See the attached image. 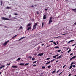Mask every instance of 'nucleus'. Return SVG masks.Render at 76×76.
Returning a JSON list of instances; mask_svg holds the SVG:
<instances>
[{
  "label": "nucleus",
  "instance_id": "nucleus-1",
  "mask_svg": "<svg viewBox=\"0 0 76 76\" xmlns=\"http://www.w3.org/2000/svg\"><path fill=\"white\" fill-rule=\"evenodd\" d=\"M37 24H38V23L37 22L34 24L33 25V28L32 29V31H33L34 29H35V28H36V27H37Z\"/></svg>",
  "mask_w": 76,
  "mask_h": 76
},
{
  "label": "nucleus",
  "instance_id": "nucleus-2",
  "mask_svg": "<svg viewBox=\"0 0 76 76\" xmlns=\"http://www.w3.org/2000/svg\"><path fill=\"white\" fill-rule=\"evenodd\" d=\"M52 19H53V17H50V18L49 20V23H48L49 25H50L51 23L52 22Z\"/></svg>",
  "mask_w": 76,
  "mask_h": 76
},
{
  "label": "nucleus",
  "instance_id": "nucleus-3",
  "mask_svg": "<svg viewBox=\"0 0 76 76\" xmlns=\"http://www.w3.org/2000/svg\"><path fill=\"white\" fill-rule=\"evenodd\" d=\"M1 19L2 20H10V19H8L7 18H6L5 17H2L1 18Z\"/></svg>",
  "mask_w": 76,
  "mask_h": 76
},
{
  "label": "nucleus",
  "instance_id": "nucleus-4",
  "mask_svg": "<svg viewBox=\"0 0 76 76\" xmlns=\"http://www.w3.org/2000/svg\"><path fill=\"white\" fill-rule=\"evenodd\" d=\"M9 41V40H8L7 41L3 44V45H4V46H6V44H7L8 43Z\"/></svg>",
  "mask_w": 76,
  "mask_h": 76
},
{
  "label": "nucleus",
  "instance_id": "nucleus-5",
  "mask_svg": "<svg viewBox=\"0 0 76 76\" xmlns=\"http://www.w3.org/2000/svg\"><path fill=\"white\" fill-rule=\"evenodd\" d=\"M76 56H75L73 57H72L70 59V60L71 61L72 59H75L76 58Z\"/></svg>",
  "mask_w": 76,
  "mask_h": 76
},
{
  "label": "nucleus",
  "instance_id": "nucleus-6",
  "mask_svg": "<svg viewBox=\"0 0 76 76\" xmlns=\"http://www.w3.org/2000/svg\"><path fill=\"white\" fill-rule=\"evenodd\" d=\"M43 55H44V53H39L38 55V56H43Z\"/></svg>",
  "mask_w": 76,
  "mask_h": 76
},
{
  "label": "nucleus",
  "instance_id": "nucleus-7",
  "mask_svg": "<svg viewBox=\"0 0 76 76\" xmlns=\"http://www.w3.org/2000/svg\"><path fill=\"white\" fill-rule=\"evenodd\" d=\"M46 18H47V17L46 16L45 14L43 16V19H45Z\"/></svg>",
  "mask_w": 76,
  "mask_h": 76
},
{
  "label": "nucleus",
  "instance_id": "nucleus-8",
  "mask_svg": "<svg viewBox=\"0 0 76 76\" xmlns=\"http://www.w3.org/2000/svg\"><path fill=\"white\" fill-rule=\"evenodd\" d=\"M5 67V65H1V66L0 67V69H1L2 68H3Z\"/></svg>",
  "mask_w": 76,
  "mask_h": 76
},
{
  "label": "nucleus",
  "instance_id": "nucleus-9",
  "mask_svg": "<svg viewBox=\"0 0 76 76\" xmlns=\"http://www.w3.org/2000/svg\"><path fill=\"white\" fill-rule=\"evenodd\" d=\"M19 65H20V66H23V65H24L25 64V63H21Z\"/></svg>",
  "mask_w": 76,
  "mask_h": 76
},
{
  "label": "nucleus",
  "instance_id": "nucleus-10",
  "mask_svg": "<svg viewBox=\"0 0 76 76\" xmlns=\"http://www.w3.org/2000/svg\"><path fill=\"white\" fill-rule=\"evenodd\" d=\"M12 68H18V66H12Z\"/></svg>",
  "mask_w": 76,
  "mask_h": 76
},
{
  "label": "nucleus",
  "instance_id": "nucleus-11",
  "mask_svg": "<svg viewBox=\"0 0 76 76\" xmlns=\"http://www.w3.org/2000/svg\"><path fill=\"white\" fill-rule=\"evenodd\" d=\"M62 57V56L60 55L59 57L56 58V59H59V58H61Z\"/></svg>",
  "mask_w": 76,
  "mask_h": 76
},
{
  "label": "nucleus",
  "instance_id": "nucleus-12",
  "mask_svg": "<svg viewBox=\"0 0 76 76\" xmlns=\"http://www.w3.org/2000/svg\"><path fill=\"white\" fill-rule=\"evenodd\" d=\"M72 11H73L74 12H76V10L75 9H72Z\"/></svg>",
  "mask_w": 76,
  "mask_h": 76
},
{
  "label": "nucleus",
  "instance_id": "nucleus-13",
  "mask_svg": "<svg viewBox=\"0 0 76 76\" xmlns=\"http://www.w3.org/2000/svg\"><path fill=\"white\" fill-rule=\"evenodd\" d=\"M30 29H31V26L28 27V28H27V31H29V30Z\"/></svg>",
  "mask_w": 76,
  "mask_h": 76
},
{
  "label": "nucleus",
  "instance_id": "nucleus-14",
  "mask_svg": "<svg viewBox=\"0 0 76 76\" xmlns=\"http://www.w3.org/2000/svg\"><path fill=\"white\" fill-rule=\"evenodd\" d=\"M58 55H59L58 54L56 55L55 56H54L53 57V58H56V57H57V56H58Z\"/></svg>",
  "mask_w": 76,
  "mask_h": 76
},
{
  "label": "nucleus",
  "instance_id": "nucleus-15",
  "mask_svg": "<svg viewBox=\"0 0 76 76\" xmlns=\"http://www.w3.org/2000/svg\"><path fill=\"white\" fill-rule=\"evenodd\" d=\"M72 41H74V40H72L70 41H69L68 43L67 44H69V43H70Z\"/></svg>",
  "mask_w": 76,
  "mask_h": 76
},
{
  "label": "nucleus",
  "instance_id": "nucleus-16",
  "mask_svg": "<svg viewBox=\"0 0 76 76\" xmlns=\"http://www.w3.org/2000/svg\"><path fill=\"white\" fill-rule=\"evenodd\" d=\"M6 9H11V7H6Z\"/></svg>",
  "mask_w": 76,
  "mask_h": 76
},
{
  "label": "nucleus",
  "instance_id": "nucleus-17",
  "mask_svg": "<svg viewBox=\"0 0 76 76\" xmlns=\"http://www.w3.org/2000/svg\"><path fill=\"white\" fill-rule=\"evenodd\" d=\"M31 23H29L27 25V27H28V26H31Z\"/></svg>",
  "mask_w": 76,
  "mask_h": 76
},
{
  "label": "nucleus",
  "instance_id": "nucleus-18",
  "mask_svg": "<svg viewBox=\"0 0 76 76\" xmlns=\"http://www.w3.org/2000/svg\"><path fill=\"white\" fill-rule=\"evenodd\" d=\"M25 37H23L21 38L20 39H19L18 40V41H20V40L22 39H23V38H25Z\"/></svg>",
  "mask_w": 76,
  "mask_h": 76
},
{
  "label": "nucleus",
  "instance_id": "nucleus-19",
  "mask_svg": "<svg viewBox=\"0 0 76 76\" xmlns=\"http://www.w3.org/2000/svg\"><path fill=\"white\" fill-rule=\"evenodd\" d=\"M0 3L1 6H2V4H3V1H1Z\"/></svg>",
  "mask_w": 76,
  "mask_h": 76
},
{
  "label": "nucleus",
  "instance_id": "nucleus-20",
  "mask_svg": "<svg viewBox=\"0 0 76 76\" xmlns=\"http://www.w3.org/2000/svg\"><path fill=\"white\" fill-rule=\"evenodd\" d=\"M20 59H21V58H18V59L17 60V61H18V60H20Z\"/></svg>",
  "mask_w": 76,
  "mask_h": 76
},
{
  "label": "nucleus",
  "instance_id": "nucleus-21",
  "mask_svg": "<svg viewBox=\"0 0 76 76\" xmlns=\"http://www.w3.org/2000/svg\"><path fill=\"white\" fill-rule=\"evenodd\" d=\"M29 64L28 63H26L25 64V66H28Z\"/></svg>",
  "mask_w": 76,
  "mask_h": 76
},
{
  "label": "nucleus",
  "instance_id": "nucleus-22",
  "mask_svg": "<svg viewBox=\"0 0 76 76\" xmlns=\"http://www.w3.org/2000/svg\"><path fill=\"white\" fill-rule=\"evenodd\" d=\"M49 63H50V61H49L48 62H47V63L45 64L46 65L48 64H49Z\"/></svg>",
  "mask_w": 76,
  "mask_h": 76
},
{
  "label": "nucleus",
  "instance_id": "nucleus-23",
  "mask_svg": "<svg viewBox=\"0 0 76 76\" xmlns=\"http://www.w3.org/2000/svg\"><path fill=\"white\" fill-rule=\"evenodd\" d=\"M54 48H59V47L56 46V47H54Z\"/></svg>",
  "mask_w": 76,
  "mask_h": 76
},
{
  "label": "nucleus",
  "instance_id": "nucleus-24",
  "mask_svg": "<svg viewBox=\"0 0 76 76\" xmlns=\"http://www.w3.org/2000/svg\"><path fill=\"white\" fill-rule=\"evenodd\" d=\"M56 69H55V70L52 72V73H53V74L54 73L56 72Z\"/></svg>",
  "mask_w": 76,
  "mask_h": 76
},
{
  "label": "nucleus",
  "instance_id": "nucleus-25",
  "mask_svg": "<svg viewBox=\"0 0 76 76\" xmlns=\"http://www.w3.org/2000/svg\"><path fill=\"white\" fill-rule=\"evenodd\" d=\"M73 67V65H71L70 66V67H69V69H71V68H72V67Z\"/></svg>",
  "mask_w": 76,
  "mask_h": 76
},
{
  "label": "nucleus",
  "instance_id": "nucleus-26",
  "mask_svg": "<svg viewBox=\"0 0 76 76\" xmlns=\"http://www.w3.org/2000/svg\"><path fill=\"white\" fill-rule=\"evenodd\" d=\"M71 50H72V49H69L68 52V53H69V52H70V51H71Z\"/></svg>",
  "mask_w": 76,
  "mask_h": 76
},
{
  "label": "nucleus",
  "instance_id": "nucleus-27",
  "mask_svg": "<svg viewBox=\"0 0 76 76\" xmlns=\"http://www.w3.org/2000/svg\"><path fill=\"white\" fill-rule=\"evenodd\" d=\"M51 67V65H49L47 66L48 68H50Z\"/></svg>",
  "mask_w": 76,
  "mask_h": 76
},
{
  "label": "nucleus",
  "instance_id": "nucleus-28",
  "mask_svg": "<svg viewBox=\"0 0 76 76\" xmlns=\"http://www.w3.org/2000/svg\"><path fill=\"white\" fill-rule=\"evenodd\" d=\"M44 22L42 23V27H43V26H44Z\"/></svg>",
  "mask_w": 76,
  "mask_h": 76
},
{
  "label": "nucleus",
  "instance_id": "nucleus-29",
  "mask_svg": "<svg viewBox=\"0 0 76 76\" xmlns=\"http://www.w3.org/2000/svg\"><path fill=\"white\" fill-rule=\"evenodd\" d=\"M16 18V17H14V19H18V18H19V17H18L17 18Z\"/></svg>",
  "mask_w": 76,
  "mask_h": 76
},
{
  "label": "nucleus",
  "instance_id": "nucleus-30",
  "mask_svg": "<svg viewBox=\"0 0 76 76\" xmlns=\"http://www.w3.org/2000/svg\"><path fill=\"white\" fill-rule=\"evenodd\" d=\"M54 60H55V59H53V60H51L50 61V62H53V61H54Z\"/></svg>",
  "mask_w": 76,
  "mask_h": 76
},
{
  "label": "nucleus",
  "instance_id": "nucleus-31",
  "mask_svg": "<svg viewBox=\"0 0 76 76\" xmlns=\"http://www.w3.org/2000/svg\"><path fill=\"white\" fill-rule=\"evenodd\" d=\"M50 58H47L46 59V60H50Z\"/></svg>",
  "mask_w": 76,
  "mask_h": 76
},
{
  "label": "nucleus",
  "instance_id": "nucleus-32",
  "mask_svg": "<svg viewBox=\"0 0 76 76\" xmlns=\"http://www.w3.org/2000/svg\"><path fill=\"white\" fill-rule=\"evenodd\" d=\"M36 62H37V61H35L34 62H33V64H34V63H36Z\"/></svg>",
  "mask_w": 76,
  "mask_h": 76
},
{
  "label": "nucleus",
  "instance_id": "nucleus-33",
  "mask_svg": "<svg viewBox=\"0 0 76 76\" xmlns=\"http://www.w3.org/2000/svg\"><path fill=\"white\" fill-rule=\"evenodd\" d=\"M11 15L10 14V15L9 16V18H11Z\"/></svg>",
  "mask_w": 76,
  "mask_h": 76
},
{
  "label": "nucleus",
  "instance_id": "nucleus-34",
  "mask_svg": "<svg viewBox=\"0 0 76 76\" xmlns=\"http://www.w3.org/2000/svg\"><path fill=\"white\" fill-rule=\"evenodd\" d=\"M61 49L59 50H58L57 52H60V51H61Z\"/></svg>",
  "mask_w": 76,
  "mask_h": 76
},
{
  "label": "nucleus",
  "instance_id": "nucleus-35",
  "mask_svg": "<svg viewBox=\"0 0 76 76\" xmlns=\"http://www.w3.org/2000/svg\"><path fill=\"white\" fill-rule=\"evenodd\" d=\"M16 36H17V35H15L14 36L12 37V38H15V37H16Z\"/></svg>",
  "mask_w": 76,
  "mask_h": 76
},
{
  "label": "nucleus",
  "instance_id": "nucleus-36",
  "mask_svg": "<svg viewBox=\"0 0 76 76\" xmlns=\"http://www.w3.org/2000/svg\"><path fill=\"white\" fill-rule=\"evenodd\" d=\"M76 44L75 43L74 44L72 45V47H73V46H75V45H76Z\"/></svg>",
  "mask_w": 76,
  "mask_h": 76
},
{
  "label": "nucleus",
  "instance_id": "nucleus-37",
  "mask_svg": "<svg viewBox=\"0 0 76 76\" xmlns=\"http://www.w3.org/2000/svg\"><path fill=\"white\" fill-rule=\"evenodd\" d=\"M73 25H74V26H75L76 25V22H75V23H74Z\"/></svg>",
  "mask_w": 76,
  "mask_h": 76
},
{
  "label": "nucleus",
  "instance_id": "nucleus-38",
  "mask_svg": "<svg viewBox=\"0 0 76 76\" xmlns=\"http://www.w3.org/2000/svg\"><path fill=\"white\" fill-rule=\"evenodd\" d=\"M35 58H32V60H33V61L35 60Z\"/></svg>",
  "mask_w": 76,
  "mask_h": 76
},
{
  "label": "nucleus",
  "instance_id": "nucleus-39",
  "mask_svg": "<svg viewBox=\"0 0 76 76\" xmlns=\"http://www.w3.org/2000/svg\"><path fill=\"white\" fill-rule=\"evenodd\" d=\"M73 67H76V65H74L73 66Z\"/></svg>",
  "mask_w": 76,
  "mask_h": 76
},
{
  "label": "nucleus",
  "instance_id": "nucleus-40",
  "mask_svg": "<svg viewBox=\"0 0 76 76\" xmlns=\"http://www.w3.org/2000/svg\"><path fill=\"white\" fill-rule=\"evenodd\" d=\"M53 43L54 44H55V45H57V44H56V42H54Z\"/></svg>",
  "mask_w": 76,
  "mask_h": 76
},
{
  "label": "nucleus",
  "instance_id": "nucleus-41",
  "mask_svg": "<svg viewBox=\"0 0 76 76\" xmlns=\"http://www.w3.org/2000/svg\"><path fill=\"white\" fill-rule=\"evenodd\" d=\"M50 42H54V41L52 40L51 41H50Z\"/></svg>",
  "mask_w": 76,
  "mask_h": 76
},
{
  "label": "nucleus",
  "instance_id": "nucleus-42",
  "mask_svg": "<svg viewBox=\"0 0 76 76\" xmlns=\"http://www.w3.org/2000/svg\"><path fill=\"white\" fill-rule=\"evenodd\" d=\"M29 57L30 59H31L32 58V56H29Z\"/></svg>",
  "mask_w": 76,
  "mask_h": 76
},
{
  "label": "nucleus",
  "instance_id": "nucleus-43",
  "mask_svg": "<svg viewBox=\"0 0 76 76\" xmlns=\"http://www.w3.org/2000/svg\"><path fill=\"white\" fill-rule=\"evenodd\" d=\"M45 66H42V69H45Z\"/></svg>",
  "mask_w": 76,
  "mask_h": 76
},
{
  "label": "nucleus",
  "instance_id": "nucleus-44",
  "mask_svg": "<svg viewBox=\"0 0 76 76\" xmlns=\"http://www.w3.org/2000/svg\"><path fill=\"white\" fill-rule=\"evenodd\" d=\"M58 61H58V60H57V61H56V63H57V62H58Z\"/></svg>",
  "mask_w": 76,
  "mask_h": 76
},
{
  "label": "nucleus",
  "instance_id": "nucleus-45",
  "mask_svg": "<svg viewBox=\"0 0 76 76\" xmlns=\"http://www.w3.org/2000/svg\"><path fill=\"white\" fill-rule=\"evenodd\" d=\"M7 66H10V63H9V64H7Z\"/></svg>",
  "mask_w": 76,
  "mask_h": 76
},
{
  "label": "nucleus",
  "instance_id": "nucleus-46",
  "mask_svg": "<svg viewBox=\"0 0 76 76\" xmlns=\"http://www.w3.org/2000/svg\"><path fill=\"white\" fill-rule=\"evenodd\" d=\"M74 64V62H72L71 64V65H72V64Z\"/></svg>",
  "mask_w": 76,
  "mask_h": 76
},
{
  "label": "nucleus",
  "instance_id": "nucleus-47",
  "mask_svg": "<svg viewBox=\"0 0 76 76\" xmlns=\"http://www.w3.org/2000/svg\"><path fill=\"white\" fill-rule=\"evenodd\" d=\"M59 37H60V36H59L58 37H56V38H59Z\"/></svg>",
  "mask_w": 76,
  "mask_h": 76
},
{
  "label": "nucleus",
  "instance_id": "nucleus-48",
  "mask_svg": "<svg viewBox=\"0 0 76 76\" xmlns=\"http://www.w3.org/2000/svg\"><path fill=\"white\" fill-rule=\"evenodd\" d=\"M32 66L33 67H34V66H37V65H33Z\"/></svg>",
  "mask_w": 76,
  "mask_h": 76
},
{
  "label": "nucleus",
  "instance_id": "nucleus-49",
  "mask_svg": "<svg viewBox=\"0 0 76 76\" xmlns=\"http://www.w3.org/2000/svg\"><path fill=\"white\" fill-rule=\"evenodd\" d=\"M14 15H18V14H17V13H14Z\"/></svg>",
  "mask_w": 76,
  "mask_h": 76
},
{
  "label": "nucleus",
  "instance_id": "nucleus-50",
  "mask_svg": "<svg viewBox=\"0 0 76 76\" xmlns=\"http://www.w3.org/2000/svg\"><path fill=\"white\" fill-rule=\"evenodd\" d=\"M66 33H65L64 34H62L61 35H66Z\"/></svg>",
  "mask_w": 76,
  "mask_h": 76
},
{
  "label": "nucleus",
  "instance_id": "nucleus-51",
  "mask_svg": "<svg viewBox=\"0 0 76 76\" xmlns=\"http://www.w3.org/2000/svg\"><path fill=\"white\" fill-rule=\"evenodd\" d=\"M66 65H64V66L63 67V68H64L65 67V66H66Z\"/></svg>",
  "mask_w": 76,
  "mask_h": 76
},
{
  "label": "nucleus",
  "instance_id": "nucleus-52",
  "mask_svg": "<svg viewBox=\"0 0 76 76\" xmlns=\"http://www.w3.org/2000/svg\"><path fill=\"white\" fill-rule=\"evenodd\" d=\"M37 14H39V13L38 12V11H37V12H36Z\"/></svg>",
  "mask_w": 76,
  "mask_h": 76
},
{
  "label": "nucleus",
  "instance_id": "nucleus-53",
  "mask_svg": "<svg viewBox=\"0 0 76 76\" xmlns=\"http://www.w3.org/2000/svg\"><path fill=\"white\" fill-rule=\"evenodd\" d=\"M59 71H60V69L58 71H57V72H56L57 73L58 72H59Z\"/></svg>",
  "mask_w": 76,
  "mask_h": 76
},
{
  "label": "nucleus",
  "instance_id": "nucleus-54",
  "mask_svg": "<svg viewBox=\"0 0 76 76\" xmlns=\"http://www.w3.org/2000/svg\"><path fill=\"white\" fill-rule=\"evenodd\" d=\"M22 26H20V29H22Z\"/></svg>",
  "mask_w": 76,
  "mask_h": 76
},
{
  "label": "nucleus",
  "instance_id": "nucleus-55",
  "mask_svg": "<svg viewBox=\"0 0 76 76\" xmlns=\"http://www.w3.org/2000/svg\"><path fill=\"white\" fill-rule=\"evenodd\" d=\"M31 7H34V6L33 5L31 6Z\"/></svg>",
  "mask_w": 76,
  "mask_h": 76
},
{
  "label": "nucleus",
  "instance_id": "nucleus-56",
  "mask_svg": "<svg viewBox=\"0 0 76 76\" xmlns=\"http://www.w3.org/2000/svg\"><path fill=\"white\" fill-rule=\"evenodd\" d=\"M48 9H45V10L46 11H47L48 10H47Z\"/></svg>",
  "mask_w": 76,
  "mask_h": 76
},
{
  "label": "nucleus",
  "instance_id": "nucleus-57",
  "mask_svg": "<svg viewBox=\"0 0 76 76\" xmlns=\"http://www.w3.org/2000/svg\"><path fill=\"white\" fill-rule=\"evenodd\" d=\"M62 73H63V72H62L60 73L59 75H61V74Z\"/></svg>",
  "mask_w": 76,
  "mask_h": 76
},
{
  "label": "nucleus",
  "instance_id": "nucleus-58",
  "mask_svg": "<svg viewBox=\"0 0 76 76\" xmlns=\"http://www.w3.org/2000/svg\"><path fill=\"white\" fill-rule=\"evenodd\" d=\"M41 45H42V46H43V45H44V44H42Z\"/></svg>",
  "mask_w": 76,
  "mask_h": 76
},
{
  "label": "nucleus",
  "instance_id": "nucleus-59",
  "mask_svg": "<svg viewBox=\"0 0 76 76\" xmlns=\"http://www.w3.org/2000/svg\"><path fill=\"white\" fill-rule=\"evenodd\" d=\"M71 76V74H69V75H68V76Z\"/></svg>",
  "mask_w": 76,
  "mask_h": 76
},
{
  "label": "nucleus",
  "instance_id": "nucleus-60",
  "mask_svg": "<svg viewBox=\"0 0 76 76\" xmlns=\"http://www.w3.org/2000/svg\"><path fill=\"white\" fill-rule=\"evenodd\" d=\"M72 55H73V53H71L70 54V56H72Z\"/></svg>",
  "mask_w": 76,
  "mask_h": 76
},
{
  "label": "nucleus",
  "instance_id": "nucleus-61",
  "mask_svg": "<svg viewBox=\"0 0 76 76\" xmlns=\"http://www.w3.org/2000/svg\"><path fill=\"white\" fill-rule=\"evenodd\" d=\"M41 75H43V74H44V73H41Z\"/></svg>",
  "mask_w": 76,
  "mask_h": 76
},
{
  "label": "nucleus",
  "instance_id": "nucleus-62",
  "mask_svg": "<svg viewBox=\"0 0 76 76\" xmlns=\"http://www.w3.org/2000/svg\"><path fill=\"white\" fill-rule=\"evenodd\" d=\"M40 76H43V75H40Z\"/></svg>",
  "mask_w": 76,
  "mask_h": 76
},
{
  "label": "nucleus",
  "instance_id": "nucleus-63",
  "mask_svg": "<svg viewBox=\"0 0 76 76\" xmlns=\"http://www.w3.org/2000/svg\"><path fill=\"white\" fill-rule=\"evenodd\" d=\"M57 44H58V42H57Z\"/></svg>",
  "mask_w": 76,
  "mask_h": 76
},
{
  "label": "nucleus",
  "instance_id": "nucleus-64",
  "mask_svg": "<svg viewBox=\"0 0 76 76\" xmlns=\"http://www.w3.org/2000/svg\"><path fill=\"white\" fill-rule=\"evenodd\" d=\"M0 74H1V72H0Z\"/></svg>",
  "mask_w": 76,
  "mask_h": 76
}]
</instances>
